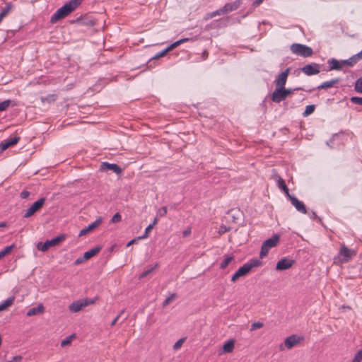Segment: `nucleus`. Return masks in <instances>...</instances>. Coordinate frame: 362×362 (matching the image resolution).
Wrapping results in <instances>:
<instances>
[{
    "label": "nucleus",
    "instance_id": "25",
    "mask_svg": "<svg viewBox=\"0 0 362 362\" xmlns=\"http://www.w3.org/2000/svg\"><path fill=\"white\" fill-rule=\"evenodd\" d=\"M15 300V297L11 296L7 298L4 303L0 304V311L6 310L8 307L13 305Z\"/></svg>",
    "mask_w": 362,
    "mask_h": 362
},
{
    "label": "nucleus",
    "instance_id": "29",
    "mask_svg": "<svg viewBox=\"0 0 362 362\" xmlns=\"http://www.w3.org/2000/svg\"><path fill=\"white\" fill-rule=\"evenodd\" d=\"M14 247L15 245L12 244L11 245L6 246L4 250L0 251V259L4 257L6 255H8Z\"/></svg>",
    "mask_w": 362,
    "mask_h": 362
},
{
    "label": "nucleus",
    "instance_id": "13",
    "mask_svg": "<svg viewBox=\"0 0 362 362\" xmlns=\"http://www.w3.org/2000/svg\"><path fill=\"white\" fill-rule=\"evenodd\" d=\"M288 199L291 201L292 205L294 206V207L298 211L302 214L307 213L306 207L301 201H299L296 197L293 195L290 196Z\"/></svg>",
    "mask_w": 362,
    "mask_h": 362
},
{
    "label": "nucleus",
    "instance_id": "10",
    "mask_svg": "<svg viewBox=\"0 0 362 362\" xmlns=\"http://www.w3.org/2000/svg\"><path fill=\"white\" fill-rule=\"evenodd\" d=\"M272 178L277 182L279 188L285 193L288 198L291 196V194L289 193V189L286 186L285 181L281 178L280 175H278L275 170H273Z\"/></svg>",
    "mask_w": 362,
    "mask_h": 362
},
{
    "label": "nucleus",
    "instance_id": "42",
    "mask_svg": "<svg viewBox=\"0 0 362 362\" xmlns=\"http://www.w3.org/2000/svg\"><path fill=\"white\" fill-rule=\"evenodd\" d=\"M175 297H176V294L173 293L172 295H170V296L166 298V299L163 301V307L168 305L174 298H175Z\"/></svg>",
    "mask_w": 362,
    "mask_h": 362
},
{
    "label": "nucleus",
    "instance_id": "54",
    "mask_svg": "<svg viewBox=\"0 0 362 362\" xmlns=\"http://www.w3.org/2000/svg\"><path fill=\"white\" fill-rule=\"evenodd\" d=\"M189 40H190L189 38H182V39L179 40V42L182 44L183 42H188Z\"/></svg>",
    "mask_w": 362,
    "mask_h": 362
},
{
    "label": "nucleus",
    "instance_id": "24",
    "mask_svg": "<svg viewBox=\"0 0 362 362\" xmlns=\"http://www.w3.org/2000/svg\"><path fill=\"white\" fill-rule=\"evenodd\" d=\"M100 250H101V247H100V246H98V247L90 249V250L86 252L83 254V259H85L86 260L89 259L90 258H91L92 257L95 255L97 253H98L100 251Z\"/></svg>",
    "mask_w": 362,
    "mask_h": 362
},
{
    "label": "nucleus",
    "instance_id": "21",
    "mask_svg": "<svg viewBox=\"0 0 362 362\" xmlns=\"http://www.w3.org/2000/svg\"><path fill=\"white\" fill-rule=\"evenodd\" d=\"M242 4V0H236L233 3L226 4L223 7L226 13H229L238 9Z\"/></svg>",
    "mask_w": 362,
    "mask_h": 362
},
{
    "label": "nucleus",
    "instance_id": "39",
    "mask_svg": "<svg viewBox=\"0 0 362 362\" xmlns=\"http://www.w3.org/2000/svg\"><path fill=\"white\" fill-rule=\"evenodd\" d=\"M352 103L362 105V97L353 96L350 98Z\"/></svg>",
    "mask_w": 362,
    "mask_h": 362
},
{
    "label": "nucleus",
    "instance_id": "34",
    "mask_svg": "<svg viewBox=\"0 0 362 362\" xmlns=\"http://www.w3.org/2000/svg\"><path fill=\"white\" fill-rule=\"evenodd\" d=\"M10 100H6L0 103V112L6 110L11 104Z\"/></svg>",
    "mask_w": 362,
    "mask_h": 362
},
{
    "label": "nucleus",
    "instance_id": "57",
    "mask_svg": "<svg viewBox=\"0 0 362 362\" xmlns=\"http://www.w3.org/2000/svg\"><path fill=\"white\" fill-rule=\"evenodd\" d=\"M81 21H82V18H81V17H80V18H78L76 20V23H81Z\"/></svg>",
    "mask_w": 362,
    "mask_h": 362
},
{
    "label": "nucleus",
    "instance_id": "41",
    "mask_svg": "<svg viewBox=\"0 0 362 362\" xmlns=\"http://www.w3.org/2000/svg\"><path fill=\"white\" fill-rule=\"evenodd\" d=\"M11 4H7L4 8L3 10L1 11V14H3V16L5 17L7 16V14L10 12L11 9Z\"/></svg>",
    "mask_w": 362,
    "mask_h": 362
},
{
    "label": "nucleus",
    "instance_id": "40",
    "mask_svg": "<svg viewBox=\"0 0 362 362\" xmlns=\"http://www.w3.org/2000/svg\"><path fill=\"white\" fill-rule=\"evenodd\" d=\"M224 13H226L225 10H224V7H223L221 9H218V10H216L212 13H210V16L209 17H215L216 16H220L221 14H224Z\"/></svg>",
    "mask_w": 362,
    "mask_h": 362
},
{
    "label": "nucleus",
    "instance_id": "55",
    "mask_svg": "<svg viewBox=\"0 0 362 362\" xmlns=\"http://www.w3.org/2000/svg\"><path fill=\"white\" fill-rule=\"evenodd\" d=\"M136 241V239H133V240H132L131 241H129V242L127 243V247H129V246L132 245V244H134Z\"/></svg>",
    "mask_w": 362,
    "mask_h": 362
},
{
    "label": "nucleus",
    "instance_id": "19",
    "mask_svg": "<svg viewBox=\"0 0 362 362\" xmlns=\"http://www.w3.org/2000/svg\"><path fill=\"white\" fill-rule=\"evenodd\" d=\"M362 59L361 52L353 55L349 59L343 60V63L344 66L352 67L354 66L359 60Z\"/></svg>",
    "mask_w": 362,
    "mask_h": 362
},
{
    "label": "nucleus",
    "instance_id": "28",
    "mask_svg": "<svg viewBox=\"0 0 362 362\" xmlns=\"http://www.w3.org/2000/svg\"><path fill=\"white\" fill-rule=\"evenodd\" d=\"M234 349V341L233 340L228 341L226 344H224L223 346V350L226 353H230L233 351Z\"/></svg>",
    "mask_w": 362,
    "mask_h": 362
},
{
    "label": "nucleus",
    "instance_id": "1",
    "mask_svg": "<svg viewBox=\"0 0 362 362\" xmlns=\"http://www.w3.org/2000/svg\"><path fill=\"white\" fill-rule=\"evenodd\" d=\"M82 1L83 0H70L57 10V11L52 16L50 22L52 23H55L59 20L65 18L74 11L82 3Z\"/></svg>",
    "mask_w": 362,
    "mask_h": 362
},
{
    "label": "nucleus",
    "instance_id": "22",
    "mask_svg": "<svg viewBox=\"0 0 362 362\" xmlns=\"http://www.w3.org/2000/svg\"><path fill=\"white\" fill-rule=\"evenodd\" d=\"M339 78H334L328 81L323 82L322 84H320L317 89H326L329 88L333 87L334 85L337 84L339 82Z\"/></svg>",
    "mask_w": 362,
    "mask_h": 362
},
{
    "label": "nucleus",
    "instance_id": "43",
    "mask_svg": "<svg viewBox=\"0 0 362 362\" xmlns=\"http://www.w3.org/2000/svg\"><path fill=\"white\" fill-rule=\"evenodd\" d=\"M168 212V209L166 206H163L160 208L158 211V215L160 217L165 216Z\"/></svg>",
    "mask_w": 362,
    "mask_h": 362
},
{
    "label": "nucleus",
    "instance_id": "32",
    "mask_svg": "<svg viewBox=\"0 0 362 362\" xmlns=\"http://www.w3.org/2000/svg\"><path fill=\"white\" fill-rule=\"evenodd\" d=\"M354 89L357 93H362V77L356 80Z\"/></svg>",
    "mask_w": 362,
    "mask_h": 362
},
{
    "label": "nucleus",
    "instance_id": "45",
    "mask_svg": "<svg viewBox=\"0 0 362 362\" xmlns=\"http://www.w3.org/2000/svg\"><path fill=\"white\" fill-rule=\"evenodd\" d=\"M180 45H181V43L179 42V40H177V41L173 42V44H171L167 48L168 49L169 51H171L173 49H175V47H177V46H179Z\"/></svg>",
    "mask_w": 362,
    "mask_h": 362
},
{
    "label": "nucleus",
    "instance_id": "3",
    "mask_svg": "<svg viewBox=\"0 0 362 362\" xmlns=\"http://www.w3.org/2000/svg\"><path fill=\"white\" fill-rule=\"evenodd\" d=\"M302 90V88H285V86H284V88H276L272 93V100L274 103H279L285 100L288 95L293 94L296 90Z\"/></svg>",
    "mask_w": 362,
    "mask_h": 362
},
{
    "label": "nucleus",
    "instance_id": "11",
    "mask_svg": "<svg viewBox=\"0 0 362 362\" xmlns=\"http://www.w3.org/2000/svg\"><path fill=\"white\" fill-rule=\"evenodd\" d=\"M301 71L307 76L315 75L320 72V65L317 63L308 64L304 66Z\"/></svg>",
    "mask_w": 362,
    "mask_h": 362
},
{
    "label": "nucleus",
    "instance_id": "60",
    "mask_svg": "<svg viewBox=\"0 0 362 362\" xmlns=\"http://www.w3.org/2000/svg\"><path fill=\"white\" fill-rule=\"evenodd\" d=\"M124 313V310H122L118 315H120V316Z\"/></svg>",
    "mask_w": 362,
    "mask_h": 362
},
{
    "label": "nucleus",
    "instance_id": "2",
    "mask_svg": "<svg viewBox=\"0 0 362 362\" xmlns=\"http://www.w3.org/2000/svg\"><path fill=\"white\" fill-rule=\"evenodd\" d=\"M262 264V262L257 259H252L250 262L244 264L233 275L231 281L235 282L240 277L247 274L252 268L257 267Z\"/></svg>",
    "mask_w": 362,
    "mask_h": 362
},
{
    "label": "nucleus",
    "instance_id": "38",
    "mask_svg": "<svg viewBox=\"0 0 362 362\" xmlns=\"http://www.w3.org/2000/svg\"><path fill=\"white\" fill-rule=\"evenodd\" d=\"M168 52L170 51L168 50V48H166L164 50L157 53L154 57L151 58V59H158L162 57H164Z\"/></svg>",
    "mask_w": 362,
    "mask_h": 362
},
{
    "label": "nucleus",
    "instance_id": "53",
    "mask_svg": "<svg viewBox=\"0 0 362 362\" xmlns=\"http://www.w3.org/2000/svg\"><path fill=\"white\" fill-rule=\"evenodd\" d=\"M309 214H310V216L311 218L315 219V218H317V214L314 211H311V213H310Z\"/></svg>",
    "mask_w": 362,
    "mask_h": 362
},
{
    "label": "nucleus",
    "instance_id": "23",
    "mask_svg": "<svg viewBox=\"0 0 362 362\" xmlns=\"http://www.w3.org/2000/svg\"><path fill=\"white\" fill-rule=\"evenodd\" d=\"M44 312V306L42 304L38 305L37 307L30 308L28 313V316H33L42 313Z\"/></svg>",
    "mask_w": 362,
    "mask_h": 362
},
{
    "label": "nucleus",
    "instance_id": "50",
    "mask_svg": "<svg viewBox=\"0 0 362 362\" xmlns=\"http://www.w3.org/2000/svg\"><path fill=\"white\" fill-rule=\"evenodd\" d=\"M191 234V228H188L182 232L183 237H187Z\"/></svg>",
    "mask_w": 362,
    "mask_h": 362
},
{
    "label": "nucleus",
    "instance_id": "20",
    "mask_svg": "<svg viewBox=\"0 0 362 362\" xmlns=\"http://www.w3.org/2000/svg\"><path fill=\"white\" fill-rule=\"evenodd\" d=\"M327 64L329 65V71L341 70L344 66L343 60L339 61L334 58L329 59Z\"/></svg>",
    "mask_w": 362,
    "mask_h": 362
},
{
    "label": "nucleus",
    "instance_id": "4",
    "mask_svg": "<svg viewBox=\"0 0 362 362\" xmlns=\"http://www.w3.org/2000/svg\"><path fill=\"white\" fill-rule=\"evenodd\" d=\"M280 240V235L278 234H274L271 238H269L263 242L261 251L259 253L260 258H264L266 257L272 247H275Z\"/></svg>",
    "mask_w": 362,
    "mask_h": 362
},
{
    "label": "nucleus",
    "instance_id": "48",
    "mask_svg": "<svg viewBox=\"0 0 362 362\" xmlns=\"http://www.w3.org/2000/svg\"><path fill=\"white\" fill-rule=\"evenodd\" d=\"M84 261H86V259H83V256L78 257L75 260L74 264L78 265V264H81L82 262H83Z\"/></svg>",
    "mask_w": 362,
    "mask_h": 362
},
{
    "label": "nucleus",
    "instance_id": "8",
    "mask_svg": "<svg viewBox=\"0 0 362 362\" xmlns=\"http://www.w3.org/2000/svg\"><path fill=\"white\" fill-rule=\"evenodd\" d=\"M356 252L354 250H350L345 245L342 244L341 245L339 252L338 255V257H342L341 262H348L350 261L355 255Z\"/></svg>",
    "mask_w": 362,
    "mask_h": 362
},
{
    "label": "nucleus",
    "instance_id": "27",
    "mask_svg": "<svg viewBox=\"0 0 362 362\" xmlns=\"http://www.w3.org/2000/svg\"><path fill=\"white\" fill-rule=\"evenodd\" d=\"M233 260H234L233 256H228V255L225 256L224 259L220 264V268L222 269H226L228 266L230 262Z\"/></svg>",
    "mask_w": 362,
    "mask_h": 362
},
{
    "label": "nucleus",
    "instance_id": "44",
    "mask_svg": "<svg viewBox=\"0 0 362 362\" xmlns=\"http://www.w3.org/2000/svg\"><path fill=\"white\" fill-rule=\"evenodd\" d=\"M122 220V216L121 215L119 214V213H116L112 218L111 219V222L112 223H118L119 221H121Z\"/></svg>",
    "mask_w": 362,
    "mask_h": 362
},
{
    "label": "nucleus",
    "instance_id": "49",
    "mask_svg": "<svg viewBox=\"0 0 362 362\" xmlns=\"http://www.w3.org/2000/svg\"><path fill=\"white\" fill-rule=\"evenodd\" d=\"M29 195H30V192L26 190H24V191L21 192V197L22 199H26L29 197Z\"/></svg>",
    "mask_w": 362,
    "mask_h": 362
},
{
    "label": "nucleus",
    "instance_id": "56",
    "mask_svg": "<svg viewBox=\"0 0 362 362\" xmlns=\"http://www.w3.org/2000/svg\"><path fill=\"white\" fill-rule=\"evenodd\" d=\"M209 16H210V13H207V14L206 15V16L204 17V19H205V20H209V19H210V18H213V17H209Z\"/></svg>",
    "mask_w": 362,
    "mask_h": 362
},
{
    "label": "nucleus",
    "instance_id": "9",
    "mask_svg": "<svg viewBox=\"0 0 362 362\" xmlns=\"http://www.w3.org/2000/svg\"><path fill=\"white\" fill-rule=\"evenodd\" d=\"M46 199L45 197H42L39 199L37 201L34 202L30 207H29L25 214L23 215L24 218H28L33 215L36 211L40 210L42 206L44 205Z\"/></svg>",
    "mask_w": 362,
    "mask_h": 362
},
{
    "label": "nucleus",
    "instance_id": "14",
    "mask_svg": "<svg viewBox=\"0 0 362 362\" xmlns=\"http://www.w3.org/2000/svg\"><path fill=\"white\" fill-rule=\"evenodd\" d=\"M20 139H21L20 136H14L12 138H8L7 139L2 141L0 143L1 151H5L10 146L16 144L19 141Z\"/></svg>",
    "mask_w": 362,
    "mask_h": 362
},
{
    "label": "nucleus",
    "instance_id": "37",
    "mask_svg": "<svg viewBox=\"0 0 362 362\" xmlns=\"http://www.w3.org/2000/svg\"><path fill=\"white\" fill-rule=\"evenodd\" d=\"M185 339H186V338L184 337V338L180 339L178 341H177L173 345V349L175 350H178L182 346L183 343L185 341Z\"/></svg>",
    "mask_w": 362,
    "mask_h": 362
},
{
    "label": "nucleus",
    "instance_id": "12",
    "mask_svg": "<svg viewBox=\"0 0 362 362\" xmlns=\"http://www.w3.org/2000/svg\"><path fill=\"white\" fill-rule=\"evenodd\" d=\"M290 72V68H287L285 71H282L278 75L274 83L276 84V88H284L285 86L288 76Z\"/></svg>",
    "mask_w": 362,
    "mask_h": 362
},
{
    "label": "nucleus",
    "instance_id": "16",
    "mask_svg": "<svg viewBox=\"0 0 362 362\" xmlns=\"http://www.w3.org/2000/svg\"><path fill=\"white\" fill-rule=\"evenodd\" d=\"M102 221H103L102 218L100 217V218H97L94 222L89 224L85 228L82 229L80 231L78 235L83 236V235L88 234V233H90V231L93 230L95 228L98 227L100 226V224L102 223Z\"/></svg>",
    "mask_w": 362,
    "mask_h": 362
},
{
    "label": "nucleus",
    "instance_id": "59",
    "mask_svg": "<svg viewBox=\"0 0 362 362\" xmlns=\"http://www.w3.org/2000/svg\"><path fill=\"white\" fill-rule=\"evenodd\" d=\"M4 16H3V14H1L0 13V23L2 21V20L4 19Z\"/></svg>",
    "mask_w": 362,
    "mask_h": 362
},
{
    "label": "nucleus",
    "instance_id": "62",
    "mask_svg": "<svg viewBox=\"0 0 362 362\" xmlns=\"http://www.w3.org/2000/svg\"><path fill=\"white\" fill-rule=\"evenodd\" d=\"M361 54H362V50L361 51Z\"/></svg>",
    "mask_w": 362,
    "mask_h": 362
},
{
    "label": "nucleus",
    "instance_id": "36",
    "mask_svg": "<svg viewBox=\"0 0 362 362\" xmlns=\"http://www.w3.org/2000/svg\"><path fill=\"white\" fill-rule=\"evenodd\" d=\"M362 361V350H358L352 360V362H361Z\"/></svg>",
    "mask_w": 362,
    "mask_h": 362
},
{
    "label": "nucleus",
    "instance_id": "31",
    "mask_svg": "<svg viewBox=\"0 0 362 362\" xmlns=\"http://www.w3.org/2000/svg\"><path fill=\"white\" fill-rule=\"evenodd\" d=\"M76 338V334H72L69 335V337H66L61 341V346L62 347L66 346L69 345L72 340Z\"/></svg>",
    "mask_w": 362,
    "mask_h": 362
},
{
    "label": "nucleus",
    "instance_id": "18",
    "mask_svg": "<svg viewBox=\"0 0 362 362\" xmlns=\"http://www.w3.org/2000/svg\"><path fill=\"white\" fill-rule=\"evenodd\" d=\"M100 170H110L115 172L117 175L122 173V168L117 164L109 163L107 162H103L101 164Z\"/></svg>",
    "mask_w": 362,
    "mask_h": 362
},
{
    "label": "nucleus",
    "instance_id": "26",
    "mask_svg": "<svg viewBox=\"0 0 362 362\" xmlns=\"http://www.w3.org/2000/svg\"><path fill=\"white\" fill-rule=\"evenodd\" d=\"M158 221V218H154V220H153V223H152L151 224L148 225V226H147V228H146L144 234L142 236H139V237L138 238V239H142V238H147V237H148V233H149V231H150L151 230H152V228L154 227V226H155L156 224H157Z\"/></svg>",
    "mask_w": 362,
    "mask_h": 362
},
{
    "label": "nucleus",
    "instance_id": "33",
    "mask_svg": "<svg viewBox=\"0 0 362 362\" xmlns=\"http://www.w3.org/2000/svg\"><path fill=\"white\" fill-rule=\"evenodd\" d=\"M315 108V107L314 105H307L305 107V110L303 112V115L308 116V115L312 114L314 112Z\"/></svg>",
    "mask_w": 362,
    "mask_h": 362
},
{
    "label": "nucleus",
    "instance_id": "35",
    "mask_svg": "<svg viewBox=\"0 0 362 362\" xmlns=\"http://www.w3.org/2000/svg\"><path fill=\"white\" fill-rule=\"evenodd\" d=\"M263 326H264V324L262 322H253L251 325L250 331L252 332V331L256 330L257 329H260V328L263 327Z\"/></svg>",
    "mask_w": 362,
    "mask_h": 362
},
{
    "label": "nucleus",
    "instance_id": "5",
    "mask_svg": "<svg viewBox=\"0 0 362 362\" xmlns=\"http://www.w3.org/2000/svg\"><path fill=\"white\" fill-rule=\"evenodd\" d=\"M291 51L293 54L303 57H309L313 54V50L311 47L299 43L292 44L291 46Z\"/></svg>",
    "mask_w": 362,
    "mask_h": 362
},
{
    "label": "nucleus",
    "instance_id": "47",
    "mask_svg": "<svg viewBox=\"0 0 362 362\" xmlns=\"http://www.w3.org/2000/svg\"><path fill=\"white\" fill-rule=\"evenodd\" d=\"M228 230H229V228L226 227L224 225H222L220 228L218 233H219V234H223Z\"/></svg>",
    "mask_w": 362,
    "mask_h": 362
},
{
    "label": "nucleus",
    "instance_id": "58",
    "mask_svg": "<svg viewBox=\"0 0 362 362\" xmlns=\"http://www.w3.org/2000/svg\"><path fill=\"white\" fill-rule=\"evenodd\" d=\"M6 226V223L5 222L0 223V227H5Z\"/></svg>",
    "mask_w": 362,
    "mask_h": 362
},
{
    "label": "nucleus",
    "instance_id": "6",
    "mask_svg": "<svg viewBox=\"0 0 362 362\" xmlns=\"http://www.w3.org/2000/svg\"><path fill=\"white\" fill-rule=\"evenodd\" d=\"M66 238V235L64 234L58 235L49 240H47L45 243H39L37 245V248L42 251L45 252L47 251L49 247H54L64 241Z\"/></svg>",
    "mask_w": 362,
    "mask_h": 362
},
{
    "label": "nucleus",
    "instance_id": "7",
    "mask_svg": "<svg viewBox=\"0 0 362 362\" xmlns=\"http://www.w3.org/2000/svg\"><path fill=\"white\" fill-rule=\"evenodd\" d=\"M95 299L86 298L77 301H74L69 306L70 311L77 313L83 310L85 307L92 305L95 303Z\"/></svg>",
    "mask_w": 362,
    "mask_h": 362
},
{
    "label": "nucleus",
    "instance_id": "51",
    "mask_svg": "<svg viewBox=\"0 0 362 362\" xmlns=\"http://www.w3.org/2000/svg\"><path fill=\"white\" fill-rule=\"evenodd\" d=\"M119 317H120V315H117V316L110 323V326L113 327L114 325H115V324L117 323V322Z\"/></svg>",
    "mask_w": 362,
    "mask_h": 362
},
{
    "label": "nucleus",
    "instance_id": "30",
    "mask_svg": "<svg viewBox=\"0 0 362 362\" xmlns=\"http://www.w3.org/2000/svg\"><path fill=\"white\" fill-rule=\"evenodd\" d=\"M159 266L158 263H156L153 267H150L149 269L144 271L139 275V279H144L149 274H151L153 271H154Z\"/></svg>",
    "mask_w": 362,
    "mask_h": 362
},
{
    "label": "nucleus",
    "instance_id": "15",
    "mask_svg": "<svg viewBox=\"0 0 362 362\" xmlns=\"http://www.w3.org/2000/svg\"><path fill=\"white\" fill-rule=\"evenodd\" d=\"M294 264V261L287 258H283L279 260L276 266V269L282 271L291 268Z\"/></svg>",
    "mask_w": 362,
    "mask_h": 362
},
{
    "label": "nucleus",
    "instance_id": "52",
    "mask_svg": "<svg viewBox=\"0 0 362 362\" xmlns=\"http://www.w3.org/2000/svg\"><path fill=\"white\" fill-rule=\"evenodd\" d=\"M263 0H255L252 5L255 6V7H257L259 5H260L262 3Z\"/></svg>",
    "mask_w": 362,
    "mask_h": 362
},
{
    "label": "nucleus",
    "instance_id": "61",
    "mask_svg": "<svg viewBox=\"0 0 362 362\" xmlns=\"http://www.w3.org/2000/svg\"><path fill=\"white\" fill-rule=\"evenodd\" d=\"M89 25H95V23H94L93 21H90Z\"/></svg>",
    "mask_w": 362,
    "mask_h": 362
},
{
    "label": "nucleus",
    "instance_id": "17",
    "mask_svg": "<svg viewBox=\"0 0 362 362\" xmlns=\"http://www.w3.org/2000/svg\"><path fill=\"white\" fill-rule=\"evenodd\" d=\"M302 338L297 335L293 334L286 338L284 341L285 346L287 349H291L300 343Z\"/></svg>",
    "mask_w": 362,
    "mask_h": 362
},
{
    "label": "nucleus",
    "instance_id": "46",
    "mask_svg": "<svg viewBox=\"0 0 362 362\" xmlns=\"http://www.w3.org/2000/svg\"><path fill=\"white\" fill-rule=\"evenodd\" d=\"M22 359V356H13L11 360L10 361H7L6 362H19L21 361Z\"/></svg>",
    "mask_w": 362,
    "mask_h": 362
}]
</instances>
